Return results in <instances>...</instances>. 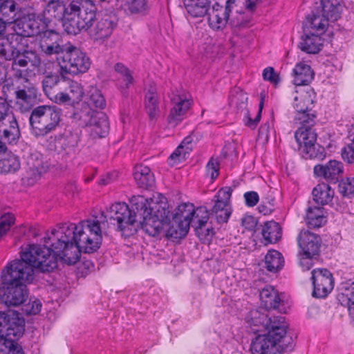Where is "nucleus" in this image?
<instances>
[{"label": "nucleus", "instance_id": "1", "mask_svg": "<svg viewBox=\"0 0 354 354\" xmlns=\"http://www.w3.org/2000/svg\"><path fill=\"white\" fill-rule=\"evenodd\" d=\"M44 239L46 244L51 242L50 247L43 246L54 257L55 268L58 259L68 265L75 264L82 252L89 254L100 248L102 239L100 221L84 220L77 225L61 223Z\"/></svg>", "mask_w": 354, "mask_h": 354}, {"label": "nucleus", "instance_id": "2", "mask_svg": "<svg viewBox=\"0 0 354 354\" xmlns=\"http://www.w3.org/2000/svg\"><path fill=\"white\" fill-rule=\"evenodd\" d=\"M20 258L9 262L1 273V280L24 284L31 283L35 270L50 272L55 268V259L45 246L28 244L21 247Z\"/></svg>", "mask_w": 354, "mask_h": 354}, {"label": "nucleus", "instance_id": "3", "mask_svg": "<svg viewBox=\"0 0 354 354\" xmlns=\"http://www.w3.org/2000/svg\"><path fill=\"white\" fill-rule=\"evenodd\" d=\"M97 7L93 0H50L44 10L48 18L62 21V27L68 35H76L92 26Z\"/></svg>", "mask_w": 354, "mask_h": 354}, {"label": "nucleus", "instance_id": "4", "mask_svg": "<svg viewBox=\"0 0 354 354\" xmlns=\"http://www.w3.org/2000/svg\"><path fill=\"white\" fill-rule=\"evenodd\" d=\"M107 217L111 224L117 225V229L122 232L123 236L129 237L138 231L137 212L130 209L125 203L112 204L109 207L107 216L101 212L100 217L95 216L93 220L100 221V224L106 221Z\"/></svg>", "mask_w": 354, "mask_h": 354}, {"label": "nucleus", "instance_id": "5", "mask_svg": "<svg viewBox=\"0 0 354 354\" xmlns=\"http://www.w3.org/2000/svg\"><path fill=\"white\" fill-rule=\"evenodd\" d=\"M62 111L55 106H38L33 109L29 117L32 133L36 136H44L54 131L61 120Z\"/></svg>", "mask_w": 354, "mask_h": 354}, {"label": "nucleus", "instance_id": "6", "mask_svg": "<svg viewBox=\"0 0 354 354\" xmlns=\"http://www.w3.org/2000/svg\"><path fill=\"white\" fill-rule=\"evenodd\" d=\"M62 74L73 75L86 73L91 66L89 57L79 48L70 44L64 55L57 57Z\"/></svg>", "mask_w": 354, "mask_h": 354}, {"label": "nucleus", "instance_id": "7", "mask_svg": "<svg viewBox=\"0 0 354 354\" xmlns=\"http://www.w3.org/2000/svg\"><path fill=\"white\" fill-rule=\"evenodd\" d=\"M74 118L81 121L82 125L90 128V135L94 139L104 138L108 134L109 120L103 113L96 112L88 106H83L74 113Z\"/></svg>", "mask_w": 354, "mask_h": 354}, {"label": "nucleus", "instance_id": "8", "mask_svg": "<svg viewBox=\"0 0 354 354\" xmlns=\"http://www.w3.org/2000/svg\"><path fill=\"white\" fill-rule=\"evenodd\" d=\"M295 138L299 145V151L302 157L306 160H323L326 156L325 149L323 147L315 145L317 133L315 131L297 130Z\"/></svg>", "mask_w": 354, "mask_h": 354}, {"label": "nucleus", "instance_id": "9", "mask_svg": "<svg viewBox=\"0 0 354 354\" xmlns=\"http://www.w3.org/2000/svg\"><path fill=\"white\" fill-rule=\"evenodd\" d=\"M25 322L23 318L12 313L0 312V341L17 343L24 334Z\"/></svg>", "mask_w": 354, "mask_h": 354}, {"label": "nucleus", "instance_id": "10", "mask_svg": "<svg viewBox=\"0 0 354 354\" xmlns=\"http://www.w3.org/2000/svg\"><path fill=\"white\" fill-rule=\"evenodd\" d=\"M147 200L142 201L136 204L138 218V230L142 228L145 232L151 236L159 235L165 229V222L147 212Z\"/></svg>", "mask_w": 354, "mask_h": 354}, {"label": "nucleus", "instance_id": "11", "mask_svg": "<svg viewBox=\"0 0 354 354\" xmlns=\"http://www.w3.org/2000/svg\"><path fill=\"white\" fill-rule=\"evenodd\" d=\"M2 287H0V297L6 305L19 306L23 304L28 297L27 285L1 280Z\"/></svg>", "mask_w": 354, "mask_h": 354}, {"label": "nucleus", "instance_id": "12", "mask_svg": "<svg viewBox=\"0 0 354 354\" xmlns=\"http://www.w3.org/2000/svg\"><path fill=\"white\" fill-rule=\"evenodd\" d=\"M235 0H226L224 5L216 3L208 13L209 27L214 30H223L229 22L230 14L235 6Z\"/></svg>", "mask_w": 354, "mask_h": 354}, {"label": "nucleus", "instance_id": "13", "mask_svg": "<svg viewBox=\"0 0 354 354\" xmlns=\"http://www.w3.org/2000/svg\"><path fill=\"white\" fill-rule=\"evenodd\" d=\"M37 94V88L27 78H25L24 84L15 88V106L21 112L29 111L36 102Z\"/></svg>", "mask_w": 354, "mask_h": 354}, {"label": "nucleus", "instance_id": "14", "mask_svg": "<svg viewBox=\"0 0 354 354\" xmlns=\"http://www.w3.org/2000/svg\"><path fill=\"white\" fill-rule=\"evenodd\" d=\"M299 248V255L306 259H313L318 255L321 247V238L319 235L308 230H302L297 238Z\"/></svg>", "mask_w": 354, "mask_h": 354}, {"label": "nucleus", "instance_id": "15", "mask_svg": "<svg viewBox=\"0 0 354 354\" xmlns=\"http://www.w3.org/2000/svg\"><path fill=\"white\" fill-rule=\"evenodd\" d=\"M313 285V296L316 298L326 297L333 288V277L327 269L318 268L312 271Z\"/></svg>", "mask_w": 354, "mask_h": 354}, {"label": "nucleus", "instance_id": "16", "mask_svg": "<svg viewBox=\"0 0 354 354\" xmlns=\"http://www.w3.org/2000/svg\"><path fill=\"white\" fill-rule=\"evenodd\" d=\"M284 342L270 339L263 335H257L251 343L250 351L252 354H282L279 349L282 350L291 347L290 341Z\"/></svg>", "mask_w": 354, "mask_h": 354}, {"label": "nucleus", "instance_id": "17", "mask_svg": "<svg viewBox=\"0 0 354 354\" xmlns=\"http://www.w3.org/2000/svg\"><path fill=\"white\" fill-rule=\"evenodd\" d=\"M13 23L15 34L19 35L21 40L24 37L37 35L41 30V19L35 14H28L21 19L19 17Z\"/></svg>", "mask_w": 354, "mask_h": 354}, {"label": "nucleus", "instance_id": "18", "mask_svg": "<svg viewBox=\"0 0 354 354\" xmlns=\"http://www.w3.org/2000/svg\"><path fill=\"white\" fill-rule=\"evenodd\" d=\"M61 37L57 32L48 30L44 32L40 43V48L42 53L47 56L57 55L60 57L64 55L70 44L64 45L61 44Z\"/></svg>", "mask_w": 354, "mask_h": 354}, {"label": "nucleus", "instance_id": "19", "mask_svg": "<svg viewBox=\"0 0 354 354\" xmlns=\"http://www.w3.org/2000/svg\"><path fill=\"white\" fill-rule=\"evenodd\" d=\"M314 174L322 178L328 183L335 184L343 174V164L340 161L331 160L325 165L319 164L314 167Z\"/></svg>", "mask_w": 354, "mask_h": 354}, {"label": "nucleus", "instance_id": "20", "mask_svg": "<svg viewBox=\"0 0 354 354\" xmlns=\"http://www.w3.org/2000/svg\"><path fill=\"white\" fill-rule=\"evenodd\" d=\"M95 20H97L96 24L91 30V35L95 40L109 37L118 24L116 17L109 15H104L97 17L95 15V19L93 21L92 24Z\"/></svg>", "mask_w": 354, "mask_h": 354}, {"label": "nucleus", "instance_id": "21", "mask_svg": "<svg viewBox=\"0 0 354 354\" xmlns=\"http://www.w3.org/2000/svg\"><path fill=\"white\" fill-rule=\"evenodd\" d=\"M21 137L17 118L11 113L0 121V138L9 145L16 144Z\"/></svg>", "mask_w": 354, "mask_h": 354}, {"label": "nucleus", "instance_id": "22", "mask_svg": "<svg viewBox=\"0 0 354 354\" xmlns=\"http://www.w3.org/2000/svg\"><path fill=\"white\" fill-rule=\"evenodd\" d=\"M270 321L266 326L268 330L267 334L263 335L276 341L285 342L286 339L288 341H292L291 337L286 336L287 325L285 322V318L283 316H272L269 317Z\"/></svg>", "mask_w": 354, "mask_h": 354}, {"label": "nucleus", "instance_id": "23", "mask_svg": "<svg viewBox=\"0 0 354 354\" xmlns=\"http://www.w3.org/2000/svg\"><path fill=\"white\" fill-rule=\"evenodd\" d=\"M171 100L174 106L170 110L167 122L171 127H175L182 122L191 104L188 100L183 99L180 96L174 97Z\"/></svg>", "mask_w": 354, "mask_h": 354}, {"label": "nucleus", "instance_id": "24", "mask_svg": "<svg viewBox=\"0 0 354 354\" xmlns=\"http://www.w3.org/2000/svg\"><path fill=\"white\" fill-rule=\"evenodd\" d=\"M22 42L21 37L15 33L0 38V58L10 61L14 58L16 50Z\"/></svg>", "mask_w": 354, "mask_h": 354}, {"label": "nucleus", "instance_id": "25", "mask_svg": "<svg viewBox=\"0 0 354 354\" xmlns=\"http://www.w3.org/2000/svg\"><path fill=\"white\" fill-rule=\"evenodd\" d=\"M165 234L167 237L175 239L184 238L189 230L188 223L186 221L179 219L178 215H173L171 220L165 222Z\"/></svg>", "mask_w": 354, "mask_h": 354}, {"label": "nucleus", "instance_id": "26", "mask_svg": "<svg viewBox=\"0 0 354 354\" xmlns=\"http://www.w3.org/2000/svg\"><path fill=\"white\" fill-rule=\"evenodd\" d=\"M187 13L194 18L205 17L210 8V0H183Z\"/></svg>", "mask_w": 354, "mask_h": 354}, {"label": "nucleus", "instance_id": "27", "mask_svg": "<svg viewBox=\"0 0 354 354\" xmlns=\"http://www.w3.org/2000/svg\"><path fill=\"white\" fill-rule=\"evenodd\" d=\"M133 177L140 188L148 189L153 187L155 183V178L150 168L142 165L135 167Z\"/></svg>", "mask_w": 354, "mask_h": 354}, {"label": "nucleus", "instance_id": "28", "mask_svg": "<svg viewBox=\"0 0 354 354\" xmlns=\"http://www.w3.org/2000/svg\"><path fill=\"white\" fill-rule=\"evenodd\" d=\"M295 86L308 85L314 78V72L310 66L304 63L297 64L293 69Z\"/></svg>", "mask_w": 354, "mask_h": 354}, {"label": "nucleus", "instance_id": "29", "mask_svg": "<svg viewBox=\"0 0 354 354\" xmlns=\"http://www.w3.org/2000/svg\"><path fill=\"white\" fill-rule=\"evenodd\" d=\"M323 17L333 21H337L339 17L342 6L339 0H320V6Z\"/></svg>", "mask_w": 354, "mask_h": 354}, {"label": "nucleus", "instance_id": "30", "mask_svg": "<svg viewBox=\"0 0 354 354\" xmlns=\"http://www.w3.org/2000/svg\"><path fill=\"white\" fill-rule=\"evenodd\" d=\"M322 46V38L318 34L311 33L302 37L299 44V48L308 54H316L321 50Z\"/></svg>", "mask_w": 354, "mask_h": 354}, {"label": "nucleus", "instance_id": "31", "mask_svg": "<svg viewBox=\"0 0 354 354\" xmlns=\"http://www.w3.org/2000/svg\"><path fill=\"white\" fill-rule=\"evenodd\" d=\"M259 297L262 305L268 310L276 309L281 302L277 292L270 286H266L261 290Z\"/></svg>", "mask_w": 354, "mask_h": 354}, {"label": "nucleus", "instance_id": "32", "mask_svg": "<svg viewBox=\"0 0 354 354\" xmlns=\"http://www.w3.org/2000/svg\"><path fill=\"white\" fill-rule=\"evenodd\" d=\"M313 196L315 202L324 205L330 202L334 196V192L327 183L318 184L313 190Z\"/></svg>", "mask_w": 354, "mask_h": 354}, {"label": "nucleus", "instance_id": "33", "mask_svg": "<svg viewBox=\"0 0 354 354\" xmlns=\"http://www.w3.org/2000/svg\"><path fill=\"white\" fill-rule=\"evenodd\" d=\"M261 233L267 243H274L281 239V228L278 223L268 221L264 223Z\"/></svg>", "mask_w": 354, "mask_h": 354}, {"label": "nucleus", "instance_id": "34", "mask_svg": "<svg viewBox=\"0 0 354 354\" xmlns=\"http://www.w3.org/2000/svg\"><path fill=\"white\" fill-rule=\"evenodd\" d=\"M337 299L340 304L346 306L348 310H354V282L342 285Z\"/></svg>", "mask_w": 354, "mask_h": 354}, {"label": "nucleus", "instance_id": "35", "mask_svg": "<svg viewBox=\"0 0 354 354\" xmlns=\"http://www.w3.org/2000/svg\"><path fill=\"white\" fill-rule=\"evenodd\" d=\"M317 115L313 110L297 112L295 120L297 123L301 124L298 130H306L308 131H315L313 127L316 123Z\"/></svg>", "mask_w": 354, "mask_h": 354}, {"label": "nucleus", "instance_id": "36", "mask_svg": "<svg viewBox=\"0 0 354 354\" xmlns=\"http://www.w3.org/2000/svg\"><path fill=\"white\" fill-rule=\"evenodd\" d=\"M160 201V202L151 201L147 203V212H150V214L166 222L169 218L170 213L169 210V205L165 200Z\"/></svg>", "mask_w": 354, "mask_h": 354}, {"label": "nucleus", "instance_id": "37", "mask_svg": "<svg viewBox=\"0 0 354 354\" xmlns=\"http://www.w3.org/2000/svg\"><path fill=\"white\" fill-rule=\"evenodd\" d=\"M20 168L19 157L10 152L0 159V172L2 174L15 173Z\"/></svg>", "mask_w": 354, "mask_h": 354}, {"label": "nucleus", "instance_id": "38", "mask_svg": "<svg viewBox=\"0 0 354 354\" xmlns=\"http://www.w3.org/2000/svg\"><path fill=\"white\" fill-rule=\"evenodd\" d=\"M283 259L281 254L277 250H270L265 257L266 269L271 272H277L283 266Z\"/></svg>", "mask_w": 354, "mask_h": 354}, {"label": "nucleus", "instance_id": "39", "mask_svg": "<svg viewBox=\"0 0 354 354\" xmlns=\"http://www.w3.org/2000/svg\"><path fill=\"white\" fill-rule=\"evenodd\" d=\"M306 221L310 227H322L326 222L323 209L320 207H309L306 212Z\"/></svg>", "mask_w": 354, "mask_h": 354}, {"label": "nucleus", "instance_id": "40", "mask_svg": "<svg viewBox=\"0 0 354 354\" xmlns=\"http://www.w3.org/2000/svg\"><path fill=\"white\" fill-rule=\"evenodd\" d=\"M232 189L230 187H225L218 190L214 196L215 203L212 209V211L223 209L230 205V197Z\"/></svg>", "mask_w": 354, "mask_h": 354}, {"label": "nucleus", "instance_id": "41", "mask_svg": "<svg viewBox=\"0 0 354 354\" xmlns=\"http://www.w3.org/2000/svg\"><path fill=\"white\" fill-rule=\"evenodd\" d=\"M307 20L310 24L311 29L315 30L317 34L323 33L325 31L326 27L328 26V19L323 17V15L319 12L314 13L307 17Z\"/></svg>", "mask_w": 354, "mask_h": 354}, {"label": "nucleus", "instance_id": "42", "mask_svg": "<svg viewBox=\"0 0 354 354\" xmlns=\"http://www.w3.org/2000/svg\"><path fill=\"white\" fill-rule=\"evenodd\" d=\"M24 49V46L21 42L19 45V47H18V48L16 50L14 58L10 60L12 62L11 69L15 72L14 75L19 77H22L23 71L17 68V66H19L23 68L26 67V62L24 61V58L23 57Z\"/></svg>", "mask_w": 354, "mask_h": 354}, {"label": "nucleus", "instance_id": "43", "mask_svg": "<svg viewBox=\"0 0 354 354\" xmlns=\"http://www.w3.org/2000/svg\"><path fill=\"white\" fill-rule=\"evenodd\" d=\"M145 106L149 120H156L160 113L158 96L145 97Z\"/></svg>", "mask_w": 354, "mask_h": 354}, {"label": "nucleus", "instance_id": "44", "mask_svg": "<svg viewBox=\"0 0 354 354\" xmlns=\"http://www.w3.org/2000/svg\"><path fill=\"white\" fill-rule=\"evenodd\" d=\"M59 151L64 155H70L75 152L77 139L73 136H66L59 140Z\"/></svg>", "mask_w": 354, "mask_h": 354}, {"label": "nucleus", "instance_id": "45", "mask_svg": "<svg viewBox=\"0 0 354 354\" xmlns=\"http://www.w3.org/2000/svg\"><path fill=\"white\" fill-rule=\"evenodd\" d=\"M88 102L86 104L83 106H93V107L98 109H104L106 106L105 99L102 94L101 91L95 88H92L88 92Z\"/></svg>", "mask_w": 354, "mask_h": 354}, {"label": "nucleus", "instance_id": "46", "mask_svg": "<svg viewBox=\"0 0 354 354\" xmlns=\"http://www.w3.org/2000/svg\"><path fill=\"white\" fill-rule=\"evenodd\" d=\"M209 218V213L207 207H199L194 209V213L192 216V225L196 228L197 225H207V221Z\"/></svg>", "mask_w": 354, "mask_h": 354}, {"label": "nucleus", "instance_id": "47", "mask_svg": "<svg viewBox=\"0 0 354 354\" xmlns=\"http://www.w3.org/2000/svg\"><path fill=\"white\" fill-rule=\"evenodd\" d=\"M313 100L311 98L310 95L307 93L301 94L299 96H296L295 97L294 106L296 109L297 113L313 110Z\"/></svg>", "mask_w": 354, "mask_h": 354}, {"label": "nucleus", "instance_id": "48", "mask_svg": "<svg viewBox=\"0 0 354 354\" xmlns=\"http://www.w3.org/2000/svg\"><path fill=\"white\" fill-rule=\"evenodd\" d=\"M194 213V207L192 203H183L176 209V212L173 215H178L179 219L186 221L189 227L192 224L193 214Z\"/></svg>", "mask_w": 354, "mask_h": 354}, {"label": "nucleus", "instance_id": "49", "mask_svg": "<svg viewBox=\"0 0 354 354\" xmlns=\"http://www.w3.org/2000/svg\"><path fill=\"white\" fill-rule=\"evenodd\" d=\"M28 171L30 173L32 178L37 179L42 173L46 171V167L44 165L42 160L39 158L35 160L30 158L28 161Z\"/></svg>", "mask_w": 354, "mask_h": 354}, {"label": "nucleus", "instance_id": "50", "mask_svg": "<svg viewBox=\"0 0 354 354\" xmlns=\"http://www.w3.org/2000/svg\"><path fill=\"white\" fill-rule=\"evenodd\" d=\"M250 322L251 325L254 326H259L261 328L266 330V326L270 319L268 315L260 313L258 310H252L250 312Z\"/></svg>", "mask_w": 354, "mask_h": 354}, {"label": "nucleus", "instance_id": "51", "mask_svg": "<svg viewBox=\"0 0 354 354\" xmlns=\"http://www.w3.org/2000/svg\"><path fill=\"white\" fill-rule=\"evenodd\" d=\"M228 23L232 28L241 29L248 27L250 20L244 13L236 12L230 14Z\"/></svg>", "mask_w": 354, "mask_h": 354}, {"label": "nucleus", "instance_id": "52", "mask_svg": "<svg viewBox=\"0 0 354 354\" xmlns=\"http://www.w3.org/2000/svg\"><path fill=\"white\" fill-rule=\"evenodd\" d=\"M68 95L71 96V103L79 102L83 97V88L80 84L75 81H70L68 82V87L67 88Z\"/></svg>", "mask_w": 354, "mask_h": 354}, {"label": "nucleus", "instance_id": "53", "mask_svg": "<svg viewBox=\"0 0 354 354\" xmlns=\"http://www.w3.org/2000/svg\"><path fill=\"white\" fill-rule=\"evenodd\" d=\"M192 151V148L183 149L182 146H178L176 150L170 155L169 158V164L171 166L176 165L180 162L185 160L187 156Z\"/></svg>", "mask_w": 354, "mask_h": 354}, {"label": "nucleus", "instance_id": "54", "mask_svg": "<svg viewBox=\"0 0 354 354\" xmlns=\"http://www.w3.org/2000/svg\"><path fill=\"white\" fill-rule=\"evenodd\" d=\"M339 192L344 197L354 195V177L342 179L338 185Z\"/></svg>", "mask_w": 354, "mask_h": 354}, {"label": "nucleus", "instance_id": "55", "mask_svg": "<svg viewBox=\"0 0 354 354\" xmlns=\"http://www.w3.org/2000/svg\"><path fill=\"white\" fill-rule=\"evenodd\" d=\"M248 97L243 92L237 93L236 95H232L230 97V104L234 107L238 112H242L246 109Z\"/></svg>", "mask_w": 354, "mask_h": 354}, {"label": "nucleus", "instance_id": "56", "mask_svg": "<svg viewBox=\"0 0 354 354\" xmlns=\"http://www.w3.org/2000/svg\"><path fill=\"white\" fill-rule=\"evenodd\" d=\"M15 222V217L12 213H6L0 217V239L7 234Z\"/></svg>", "mask_w": 354, "mask_h": 354}, {"label": "nucleus", "instance_id": "57", "mask_svg": "<svg viewBox=\"0 0 354 354\" xmlns=\"http://www.w3.org/2000/svg\"><path fill=\"white\" fill-rule=\"evenodd\" d=\"M115 71L120 73L123 77V82H124V86H122V88L128 89L129 86L133 82V78L130 73V71L128 68H127L124 64L121 63H117L114 66Z\"/></svg>", "mask_w": 354, "mask_h": 354}, {"label": "nucleus", "instance_id": "58", "mask_svg": "<svg viewBox=\"0 0 354 354\" xmlns=\"http://www.w3.org/2000/svg\"><path fill=\"white\" fill-rule=\"evenodd\" d=\"M0 354H24L22 347L17 343L0 341Z\"/></svg>", "mask_w": 354, "mask_h": 354}, {"label": "nucleus", "instance_id": "59", "mask_svg": "<svg viewBox=\"0 0 354 354\" xmlns=\"http://www.w3.org/2000/svg\"><path fill=\"white\" fill-rule=\"evenodd\" d=\"M194 230L197 236L204 243H209L214 234V229L206 225H197Z\"/></svg>", "mask_w": 354, "mask_h": 354}, {"label": "nucleus", "instance_id": "60", "mask_svg": "<svg viewBox=\"0 0 354 354\" xmlns=\"http://www.w3.org/2000/svg\"><path fill=\"white\" fill-rule=\"evenodd\" d=\"M59 82V76L54 73L46 75L42 80L44 91L48 94Z\"/></svg>", "mask_w": 354, "mask_h": 354}, {"label": "nucleus", "instance_id": "61", "mask_svg": "<svg viewBox=\"0 0 354 354\" xmlns=\"http://www.w3.org/2000/svg\"><path fill=\"white\" fill-rule=\"evenodd\" d=\"M41 308V304L40 301L37 299H34L33 300L30 299L29 302L25 304L22 306V312L27 315H37L38 314Z\"/></svg>", "mask_w": 354, "mask_h": 354}, {"label": "nucleus", "instance_id": "62", "mask_svg": "<svg viewBox=\"0 0 354 354\" xmlns=\"http://www.w3.org/2000/svg\"><path fill=\"white\" fill-rule=\"evenodd\" d=\"M127 6L131 13H141L146 10L147 1L146 0H128Z\"/></svg>", "mask_w": 354, "mask_h": 354}, {"label": "nucleus", "instance_id": "63", "mask_svg": "<svg viewBox=\"0 0 354 354\" xmlns=\"http://www.w3.org/2000/svg\"><path fill=\"white\" fill-rule=\"evenodd\" d=\"M53 63L44 62L41 61V57H39L36 62V64L32 66V68L36 70L38 75H41L46 77L53 72Z\"/></svg>", "mask_w": 354, "mask_h": 354}, {"label": "nucleus", "instance_id": "64", "mask_svg": "<svg viewBox=\"0 0 354 354\" xmlns=\"http://www.w3.org/2000/svg\"><path fill=\"white\" fill-rule=\"evenodd\" d=\"M342 157L348 164H354V144H348L342 149Z\"/></svg>", "mask_w": 354, "mask_h": 354}]
</instances>
